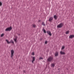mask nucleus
I'll return each mask as SVG.
<instances>
[{"instance_id": "1", "label": "nucleus", "mask_w": 74, "mask_h": 74, "mask_svg": "<svg viewBox=\"0 0 74 74\" xmlns=\"http://www.w3.org/2000/svg\"><path fill=\"white\" fill-rule=\"evenodd\" d=\"M11 58L13 59V57L14 56V51L12 50L11 51Z\"/></svg>"}, {"instance_id": "2", "label": "nucleus", "mask_w": 74, "mask_h": 74, "mask_svg": "<svg viewBox=\"0 0 74 74\" xmlns=\"http://www.w3.org/2000/svg\"><path fill=\"white\" fill-rule=\"evenodd\" d=\"M53 59V57H52L51 56H49L48 58V59H47V61L48 62H51Z\"/></svg>"}, {"instance_id": "3", "label": "nucleus", "mask_w": 74, "mask_h": 74, "mask_svg": "<svg viewBox=\"0 0 74 74\" xmlns=\"http://www.w3.org/2000/svg\"><path fill=\"white\" fill-rule=\"evenodd\" d=\"M63 25H64L63 23H61L58 25L57 27H58V28H61V27H63Z\"/></svg>"}, {"instance_id": "4", "label": "nucleus", "mask_w": 74, "mask_h": 74, "mask_svg": "<svg viewBox=\"0 0 74 74\" xmlns=\"http://www.w3.org/2000/svg\"><path fill=\"white\" fill-rule=\"evenodd\" d=\"M11 29H12V27H9L6 28L5 30V31H6V32H7V31H10V30H11Z\"/></svg>"}, {"instance_id": "5", "label": "nucleus", "mask_w": 74, "mask_h": 74, "mask_svg": "<svg viewBox=\"0 0 74 74\" xmlns=\"http://www.w3.org/2000/svg\"><path fill=\"white\" fill-rule=\"evenodd\" d=\"M47 33L50 36H52V34H51V32L49 31H47Z\"/></svg>"}, {"instance_id": "6", "label": "nucleus", "mask_w": 74, "mask_h": 74, "mask_svg": "<svg viewBox=\"0 0 74 74\" xmlns=\"http://www.w3.org/2000/svg\"><path fill=\"white\" fill-rule=\"evenodd\" d=\"M35 61V57H33L32 60V62L33 63H34V62Z\"/></svg>"}, {"instance_id": "7", "label": "nucleus", "mask_w": 74, "mask_h": 74, "mask_svg": "<svg viewBox=\"0 0 74 74\" xmlns=\"http://www.w3.org/2000/svg\"><path fill=\"white\" fill-rule=\"evenodd\" d=\"M74 35H70L69 36V38H74Z\"/></svg>"}, {"instance_id": "8", "label": "nucleus", "mask_w": 74, "mask_h": 74, "mask_svg": "<svg viewBox=\"0 0 74 74\" xmlns=\"http://www.w3.org/2000/svg\"><path fill=\"white\" fill-rule=\"evenodd\" d=\"M59 55V53L58 51L56 52L55 53V56H58Z\"/></svg>"}, {"instance_id": "9", "label": "nucleus", "mask_w": 74, "mask_h": 74, "mask_svg": "<svg viewBox=\"0 0 74 74\" xmlns=\"http://www.w3.org/2000/svg\"><path fill=\"white\" fill-rule=\"evenodd\" d=\"M60 53L61 55H65V53L63 52L62 51L60 52Z\"/></svg>"}, {"instance_id": "10", "label": "nucleus", "mask_w": 74, "mask_h": 74, "mask_svg": "<svg viewBox=\"0 0 74 74\" xmlns=\"http://www.w3.org/2000/svg\"><path fill=\"white\" fill-rule=\"evenodd\" d=\"M52 20H53V17H50L49 19V21L50 22H51V21H52Z\"/></svg>"}, {"instance_id": "11", "label": "nucleus", "mask_w": 74, "mask_h": 74, "mask_svg": "<svg viewBox=\"0 0 74 74\" xmlns=\"http://www.w3.org/2000/svg\"><path fill=\"white\" fill-rule=\"evenodd\" d=\"M51 66L52 67H55V64H51Z\"/></svg>"}, {"instance_id": "12", "label": "nucleus", "mask_w": 74, "mask_h": 74, "mask_svg": "<svg viewBox=\"0 0 74 74\" xmlns=\"http://www.w3.org/2000/svg\"><path fill=\"white\" fill-rule=\"evenodd\" d=\"M57 16L56 15H55L54 16V18L55 19H57Z\"/></svg>"}, {"instance_id": "13", "label": "nucleus", "mask_w": 74, "mask_h": 74, "mask_svg": "<svg viewBox=\"0 0 74 74\" xmlns=\"http://www.w3.org/2000/svg\"><path fill=\"white\" fill-rule=\"evenodd\" d=\"M6 41H7L8 44H10V42H9V41H8L7 39H6Z\"/></svg>"}, {"instance_id": "14", "label": "nucleus", "mask_w": 74, "mask_h": 74, "mask_svg": "<svg viewBox=\"0 0 74 74\" xmlns=\"http://www.w3.org/2000/svg\"><path fill=\"white\" fill-rule=\"evenodd\" d=\"M10 43H11V42L13 44H14V41H13V40H10Z\"/></svg>"}, {"instance_id": "15", "label": "nucleus", "mask_w": 74, "mask_h": 74, "mask_svg": "<svg viewBox=\"0 0 74 74\" xmlns=\"http://www.w3.org/2000/svg\"><path fill=\"white\" fill-rule=\"evenodd\" d=\"M14 40L15 42H17L16 40H17V39H16V38H15L14 39Z\"/></svg>"}, {"instance_id": "16", "label": "nucleus", "mask_w": 74, "mask_h": 74, "mask_svg": "<svg viewBox=\"0 0 74 74\" xmlns=\"http://www.w3.org/2000/svg\"><path fill=\"white\" fill-rule=\"evenodd\" d=\"M39 60H41V59H43V58L42 57H40L39 58Z\"/></svg>"}, {"instance_id": "17", "label": "nucleus", "mask_w": 74, "mask_h": 74, "mask_svg": "<svg viewBox=\"0 0 74 74\" xmlns=\"http://www.w3.org/2000/svg\"><path fill=\"white\" fill-rule=\"evenodd\" d=\"M69 32H70L69 31H68L66 32V34H69Z\"/></svg>"}, {"instance_id": "18", "label": "nucleus", "mask_w": 74, "mask_h": 74, "mask_svg": "<svg viewBox=\"0 0 74 74\" xmlns=\"http://www.w3.org/2000/svg\"><path fill=\"white\" fill-rule=\"evenodd\" d=\"M43 32L45 33H46V31H45V29H43Z\"/></svg>"}, {"instance_id": "19", "label": "nucleus", "mask_w": 74, "mask_h": 74, "mask_svg": "<svg viewBox=\"0 0 74 74\" xmlns=\"http://www.w3.org/2000/svg\"><path fill=\"white\" fill-rule=\"evenodd\" d=\"M64 48H65V46H63L62 49H61L62 50V49H64Z\"/></svg>"}, {"instance_id": "20", "label": "nucleus", "mask_w": 74, "mask_h": 74, "mask_svg": "<svg viewBox=\"0 0 74 74\" xmlns=\"http://www.w3.org/2000/svg\"><path fill=\"white\" fill-rule=\"evenodd\" d=\"M42 25H43V26H45V23L44 22H42Z\"/></svg>"}, {"instance_id": "21", "label": "nucleus", "mask_w": 74, "mask_h": 74, "mask_svg": "<svg viewBox=\"0 0 74 74\" xmlns=\"http://www.w3.org/2000/svg\"><path fill=\"white\" fill-rule=\"evenodd\" d=\"M4 34H1V37H3L4 36Z\"/></svg>"}, {"instance_id": "22", "label": "nucleus", "mask_w": 74, "mask_h": 74, "mask_svg": "<svg viewBox=\"0 0 74 74\" xmlns=\"http://www.w3.org/2000/svg\"><path fill=\"white\" fill-rule=\"evenodd\" d=\"M33 26L34 27H36V25L34 24L33 25Z\"/></svg>"}, {"instance_id": "23", "label": "nucleus", "mask_w": 74, "mask_h": 74, "mask_svg": "<svg viewBox=\"0 0 74 74\" xmlns=\"http://www.w3.org/2000/svg\"><path fill=\"white\" fill-rule=\"evenodd\" d=\"M1 5H2V3L1 2H0V6H1Z\"/></svg>"}, {"instance_id": "24", "label": "nucleus", "mask_w": 74, "mask_h": 74, "mask_svg": "<svg viewBox=\"0 0 74 74\" xmlns=\"http://www.w3.org/2000/svg\"><path fill=\"white\" fill-rule=\"evenodd\" d=\"M32 55H34V53L33 52L32 53Z\"/></svg>"}, {"instance_id": "25", "label": "nucleus", "mask_w": 74, "mask_h": 74, "mask_svg": "<svg viewBox=\"0 0 74 74\" xmlns=\"http://www.w3.org/2000/svg\"><path fill=\"white\" fill-rule=\"evenodd\" d=\"M45 44H47V41H45Z\"/></svg>"}, {"instance_id": "26", "label": "nucleus", "mask_w": 74, "mask_h": 74, "mask_svg": "<svg viewBox=\"0 0 74 74\" xmlns=\"http://www.w3.org/2000/svg\"><path fill=\"white\" fill-rule=\"evenodd\" d=\"M18 36H20V34H18Z\"/></svg>"}]
</instances>
